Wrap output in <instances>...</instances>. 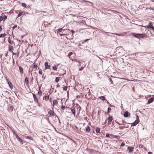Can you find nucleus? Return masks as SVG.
Listing matches in <instances>:
<instances>
[{"label": "nucleus", "instance_id": "nucleus-1", "mask_svg": "<svg viewBox=\"0 0 154 154\" xmlns=\"http://www.w3.org/2000/svg\"><path fill=\"white\" fill-rule=\"evenodd\" d=\"M132 35L135 38H144L145 35L143 34L136 33H132Z\"/></svg>", "mask_w": 154, "mask_h": 154}, {"label": "nucleus", "instance_id": "nucleus-2", "mask_svg": "<svg viewBox=\"0 0 154 154\" xmlns=\"http://www.w3.org/2000/svg\"><path fill=\"white\" fill-rule=\"evenodd\" d=\"M146 27L151 28L154 32V26L151 24V23H149L148 25L146 26Z\"/></svg>", "mask_w": 154, "mask_h": 154}, {"label": "nucleus", "instance_id": "nucleus-3", "mask_svg": "<svg viewBox=\"0 0 154 154\" xmlns=\"http://www.w3.org/2000/svg\"><path fill=\"white\" fill-rule=\"evenodd\" d=\"M7 81L11 89H12L13 88V86L12 83L10 82L8 79H7Z\"/></svg>", "mask_w": 154, "mask_h": 154}, {"label": "nucleus", "instance_id": "nucleus-4", "mask_svg": "<svg viewBox=\"0 0 154 154\" xmlns=\"http://www.w3.org/2000/svg\"><path fill=\"white\" fill-rule=\"evenodd\" d=\"M45 69H51L50 68L51 66L48 65V63L47 62H46L45 63Z\"/></svg>", "mask_w": 154, "mask_h": 154}, {"label": "nucleus", "instance_id": "nucleus-5", "mask_svg": "<svg viewBox=\"0 0 154 154\" xmlns=\"http://www.w3.org/2000/svg\"><path fill=\"white\" fill-rule=\"evenodd\" d=\"M16 137L18 141L20 142V143L21 144L22 142V140L18 136V135L17 134H15Z\"/></svg>", "mask_w": 154, "mask_h": 154}, {"label": "nucleus", "instance_id": "nucleus-6", "mask_svg": "<svg viewBox=\"0 0 154 154\" xmlns=\"http://www.w3.org/2000/svg\"><path fill=\"white\" fill-rule=\"evenodd\" d=\"M113 119V118L112 116H109L107 119V121L108 122V123L109 124H110L111 122L112 121Z\"/></svg>", "mask_w": 154, "mask_h": 154}, {"label": "nucleus", "instance_id": "nucleus-7", "mask_svg": "<svg viewBox=\"0 0 154 154\" xmlns=\"http://www.w3.org/2000/svg\"><path fill=\"white\" fill-rule=\"evenodd\" d=\"M130 114L128 112L126 111L125 112L124 116L125 117L127 118L130 116Z\"/></svg>", "mask_w": 154, "mask_h": 154}, {"label": "nucleus", "instance_id": "nucleus-8", "mask_svg": "<svg viewBox=\"0 0 154 154\" xmlns=\"http://www.w3.org/2000/svg\"><path fill=\"white\" fill-rule=\"evenodd\" d=\"M154 100V96L150 98L148 101V103H152Z\"/></svg>", "mask_w": 154, "mask_h": 154}, {"label": "nucleus", "instance_id": "nucleus-9", "mask_svg": "<svg viewBox=\"0 0 154 154\" xmlns=\"http://www.w3.org/2000/svg\"><path fill=\"white\" fill-rule=\"evenodd\" d=\"M139 120H136L132 124V126H135L139 122Z\"/></svg>", "mask_w": 154, "mask_h": 154}, {"label": "nucleus", "instance_id": "nucleus-10", "mask_svg": "<svg viewBox=\"0 0 154 154\" xmlns=\"http://www.w3.org/2000/svg\"><path fill=\"white\" fill-rule=\"evenodd\" d=\"M32 94L35 101L37 103L38 101V99L36 95H35V94Z\"/></svg>", "mask_w": 154, "mask_h": 154}, {"label": "nucleus", "instance_id": "nucleus-11", "mask_svg": "<svg viewBox=\"0 0 154 154\" xmlns=\"http://www.w3.org/2000/svg\"><path fill=\"white\" fill-rule=\"evenodd\" d=\"M129 152H131L133 151L134 148L131 146H129L128 148Z\"/></svg>", "mask_w": 154, "mask_h": 154}, {"label": "nucleus", "instance_id": "nucleus-12", "mask_svg": "<svg viewBox=\"0 0 154 154\" xmlns=\"http://www.w3.org/2000/svg\"><path fill=\"white\" fill-rule=\"evenodd\" d=\"M48 113L50 114V115L51 116H53L54 115V111L52 110H50V111L48 112Z\"/></svg>", "mask_w": 154, "mask_h": 154}, {"label": "nucleus", "instance_id": "nucleus-13", "mask_svg": "<svg viewBox=\"0 0 154 154\" xmlns=\"http://www.w3.org/2000/svg\"><path fill=\"white\" fill-rule=\"evenodd\" d=\"M25 82L26 83V84L27 86H28L29 85V80L27 78H26L25 80Z\"/></svg>", "mask_w": 154, "mask_h": 154}, {"label": "nucleus", "instance_id": "nucleus-14", "mask_svg": "<svg viewBox=\"0 0 154 154\" xmlns=\"http://www.w3.org/2000/svg\"><path fill=\"white\" fill-rule=\"evenodd\" d=\"M14 107L12 106H10L8 107V110L9 111L11 112L13 109Z\"/></svg>", "mask_w": 154, "mask_h": 154}, {"label": "nucleus", "instance_id": "nucleus-15", "mask_svg": "<svg viewBox=\"0 0 154 154\" xmlns=\"http://www.w3.org/2000/svg\"><path fill=\"white\" fill-rule=\"evenodd\" d=\"M19 70H20V73L23 74V68H22L20 66H19Z\"/></svg>", "mask_w": 154, "mask_h": 154}, {"label": "nucleus", "instance_id": "nucleus-16", "mask_svg": "<svg viewBox=\"0 0 154 154\" xmlns=\"http://www.w3.org/2000/svg\"><path fill=\"white\" fill-rule=\"evenodd\" d=\"M44 97L45 98V99L46 100H48L49 99V95H45Z\"/></svg>", "mask_w": 154, "mask_h": 154}, {"label": "nucleus", "instance_id": "nucleus-17", "mask_svg": "<svg viewBox=\"0 0 154 154\" xmlns=\"http://www.w3.org/2000/svg\"><path fill=\"white\" fill-rule=\"evenodd\" d=\"M9 48L8 49V50L9 51H11L12 53L13 52V48L12 46H10L9 47Z\"/></svg>", "mask_w": 154, "mask_h": 154}, {"label": "nucleus", "instance_id": "nucleus-18", "mask_svg": "<svg viewBox=\"0 0 154 154\" xmlns=\"http://www.w3.org/2000/svg\"><path fill=\"white\" fill-rule=\"evenodd\" d=\"M58 104V102L57 100H54L53 101V105H57Z\"/></svg>", "mask_w": 154, "mask_h": 154}, {"label": "nucleus", "instance_id": "nucleus-19", "mask_svg": "<svg viewBox=\"0 0 154 154\" xmlns=\"http://www.w3.org/2000/svg\"><path fill=\"white\" fill-rule=\"evenodd\" d=\"M71 112L74 115V116H75V108L72 109H71Z\"/></svg>", "mask_w": 154, "mask_h": 154}, {"label": "nucleus", "instance_id": "nucleus-20", "mask_svg": "<svg viewBox=\"0 0 154 154\" xmlns=\"http://www.w3.org/2000/svg\"><path fill=\"white\" fill-rule=\"evenodd\" d=\"M25 137H26V138L28 139L31 140H33V138L29 136H27Z\"/></svg>", "mask_w": 154, "mask_h": 154}, {"label": "nucleus", "instance_id": "nucleus-21", "mask_svg": "<svg viewBox=\"0 0 154 154\" xmlns=\"http://www.w3.org/2000/svg\"><path fill=\"white\" fill-rule=\"evenodd\" d=\"M86 131L87 132H89L90 131V127L88 126L86 128Z\"/></svg>", "mask_w": 154, "mask_h": 154}, {"label": "nucleus", "instance_id": "nucleus-22", "mask_svg": "<svg viewBox=\"0 0 154 154\" xmlns=\"http://www.w3.org/2000/svg\"><path fill=\"white\" fill-rule=\"evenodd\" d=\"M99 98L103 100H105V97L104 96H100L99 97Z\"/></svg>", "mask_w": 154, "mask_h": 154}, {"label": "nucleus", "instance_id": "nucleus-23", "mask_svg": "<svg viewBox=\"0 0 154 154\" xmlns=\"http://www.w3.org/2000/svg\"><path fill=\"white\" fill-rule=\"evenodd\" d=\"M63 30V29L62 28H61L59 29H58L57 30V33H59V32H61Z\"/></svg>", "mask_w": 154, "mask_h": 154}, {"label": "nucleus", "instance_id": "nucleus-24", "mask_svg": "<svg viewBox=\"0 0 154 154\" xmlns=\"http://www.w3.org/2000/svg\"><path fill=\"white\" fill-rule=\"evenodd\" d=\"M100 128H97L96 129V131L97 133H99L100 132Z\"/></svg>", "mask_w": 154, "mask_h": 154}, {"label": "nucleus", "instance_id": "nucleus-25", "mask_svg": "<svg viewBox=\"0 0 154 154\" xmlns=\"http://www.w3.org/2000/svg\"><path fill=\"white\" fill-rule=\"evenodd\" d=\"M55 81L56 82H58L59 81V77H56L55 78Z\"/></svg>", "mask_w": 154, "mask_h": 154}, {"label": "nucleus", "instance_id": "nucleus-26", "mask_svg": "<svg viewBox=\"0 0 154 154\" xmlns=\"http://www.w3.org/2000/svg\"><path fill=\"white\" fill-rule=\"evenodd\" d=\"M38 94L40 95L41 96L42 94V91L40 90V89L39 90V91L38 92Z\"/></svg>", "mask_w": 154, "mask_h": 154}, {"label": "nucleus", "instance_id": "nucleus-27", "mask_svg": "<svg viewBox=\"0 0 154 154\" xmlns=\"http://www.w3.org/2000/svg\"><path fill=\"white\" fill-rule=\"evenodd\" d=\"M73 54V53L72 52H70L68 55V57L70 58V57Z\"/></svg>", "mask_w": 154, "mask_h": 154}, {"label": "nucleus", "instance_id": "nucleus-28", "mask_svg": "<svg viewBox=\"0 0 154 154\" xmlns=\"http://www.w3.org/2000/svg\"><path fill=\"white\" fill-rule=\"evenodd\" d=\"M7 16L6 15H4L3 16V20H4V21L5 20H6L7 19Z\"/></svg>", "mask_w": 154, "mask_h": 154}, {"label": "nucleus", "instance_id": "nucleus-29", "mask_svg": "<svg viewBox=\"0 0 154 154\" xmlns=\"http://www.w3.org/2000/svg\"><path fill=\"white\" fill-rule=\"evenodd\" d=\"M22 6L23 7H26V4L25 3H22L21 4Z\"/></svg>", "mask_w": 154, "mask_h": 154}, {"label": "nucleus", "instance_id": "nucleus-30", "mask_svg": "<svg viewBox=\"0 0 154 154\" xmlns=\"http://www.w3.org/2000/svg\"><path fill=\"white\" fill-rule=\"evenodd\" d=\"M53 69L54 70H56L57 69V67L56 66H54L53 67Z\"/></svg>", "mask_w": 154, "mask_h": 154}, {"label": "nucleus", "instance_id": "nucleus-31", "mask_svg": "<svg viewBox=\"0 0 154 154\" xmlns=\"http://www.w3.org/2000/svg\"><path fill=\"white\" fill-rule=\"evenodd\" d=\"M39 73L40 74H42V70L41 69H40L39 71Z\"/></svg>", "mask_w": 154, "mask_h": 154}, {"label": "nucleus", "instance_id": "nucleus-32", "mask_svg": "<svg viewBox=\"0 0 154 154\" xmlns=\"http://www.w3.org/2000/svg\"><path fill=\"white\" fill-rule=\"evenodd\" d=\"M34 65V66H33V67L34 68H36V69H37V66L36 64H35V63H33Z\"/></svg>", "mask_w": 154, "mask_h": 154}, {"label": "nucleus", "instance_id": "nucleus-33", "mask_svg": "<svg viewBox=\"0 0 154 154\" xmlns=\"http://www.w3.org/2000/svg\"><path fill=\"white\" fill-rule=\"evenodd\" d=\"M63 90H64L65 91H66L67 90V87L65 86V87H63Z\"/></svg>", "mask_w": 154, "mask_h": 154}, {"label": "nucleus", "instance_id": "nucleus-34", "mask_svg": "<svg viewBox=\"0 0 154 154\" xmlns=\"http://www.w3.org/2000/svg\"><path fill=\"white\" fill-rule=\"evenodd\" d=\"M111 110V109L110 108L108 107V111H107L108 113Z\"/></svg>", "mask_w": 154, "mask_h": 154}, {"label": "nucleus", "instance_id": "nucleus-35", "mask_svg": "<svg viewBox=\"0 0 154 154\" xmlns=\"http://www.w3.org/2000/svg\"><path fill=\"white\" fill-rule=\"evenodd\" d=\"M5 35L4 34H2L0 35V38L4 37Z\"/></svg>", "mask_w": 154, "mask_h": 154}, {"label": "nucleus", "instance_id": "nucleus-36", "mask_svg": "<svg viewBox=\"0 0 154 154\" xmlns=\"http://www.w3.org/2000/svg\"><path fill=\"white\" fill-rule=\"evenodd\" d=\"M65 108V106H61V109L62 110H64Z\"/></svg>", "mask_w": 154, "mask_h": 154}, {"label": "nucleus", "instance_id": "nucleus-37", "mask_svg": "<svg viewBox=\"0 0 154 154\" xmlns=\"http://www.w3.org/2000/svg\"><path fill=\"white\" fill-rule=\"evenodd\" d=\"M125 143L122 142V143L121 144V146L122 147H123L125 146Z\"/></svg>", "mask_w": 154, "mask_h": 154}, {"label": "nucleus", "instance_id": "nucleus-38", "mask_svg": "<svg viewBox=\"0 0 154 154\" xmlns=\"http://www.w3.org/2000/svg\"><path fill=\"white\" fill-rule=\"evenodd\" d=\"M22 15L21 13V12H20L17 15V17H20Z\"/></svg>", "mask_w": 154, "mask_h": 154}, {"label": "nucleus", "instance_id": "nucleus-39", "mask_svg": "<svg viewBox=\"0 0 154 154\" xmlns=\"http://www.w3.org/2000/svg\"><path fill=\"white\" fill-rule=\"evenodd\" d=\"M26 143V141H25L22 140V142L21 144H23Z\"/></svg>", "mask_w": 154, "mask_h": 154}, {"label": "nucleus", "instance_id": "nucleus-40", "mask_svg": "<svg viewBox=\"0 0 154 154\" xmlns=\"http://www.w3.org/2000/svg\"><path fill=\"white\" fill-rule=\"evenodd\" d=\"M3 17L2 16H1L0 17V22L2 21L3 20Z\"/></svg>", "mask_w": 154, "mask_h": 154}, {"label": "nucleus", "instance_id": "nucleus-41", "mask_svg": "<svg viewBox=\"0 0 154 154\" xmlns=\"http://www.w3.org/2000/svg\"><path fill=\"white\" fill-rule=\"evenodd\" d=\"M21 14H22V15H25V13H26V12H25V11H23L21 12Z\"/></svg>", "mask_w": 154, "mask_h": 154}, {"label": "nucleus", "instance_id": "nucleus-42", "mask_svg": "<svg viewBox=\"0 0 154 154\" xmlns=\"http://www.w3.org/2000/svg\"><path fill=\"white\" fill-rule=\"evenodd\" d=\"M115 34L118 36L122 35V33H116Z\"/></svg>", "mask_w": 154, "mask_h": 154}, {"label": "nucleus", "instance_id": "nucleus-43", "mask_svg": "<svg viewBox=\"0 0 154 154\" xmlns=\"http://www.w3.org/2000/svg\"><path fill=\"white\" fill-rule=\"evenodd\" d=\"M10 37H9V39H8V42L10 43V44H11V42H12V41L11 40H10Z\"/></svg>", "mask_w": 154, "mask_h": 154}, {"label": "nucleus", "instance_id": "nucleus-44", "mask_svg": "<svg viewBox=\"0 0 154 154\" xmlns=\"http://www.w3.org/2000/svg\"><path fill=\"white\" fill-rule=\"evenodd\" d=\"M44 25L45 26H47V24H48V23L46 21H44Z\"/></svg>", "mask_w": 154, "mask_h": 154}, {"label": "nucleus", "instance_id": "nucleus-45", "mask_svg": "<svg viewBox=\"0 0 154 154\" xmlns=\"http://www.w3.org/2000/svg\"><path fill=\"white\" fill-rule=\"evenodd\" d=\"M124 127V126H120L119 127V128L120 129H122Z\"/></svg>", "mask_w": 154, "mask_h": 154}, {"label": "nucleus", "instance_id": "nucleus-46", "mask_svg": "<svg viewBox=\"0 0 154 154\" xmlns=\"http://www.w3.org/2000/svg\"><path fill=\"white\" fill-rule=\"evenodd\" d=\"M109 136H110V134H108V133H107L106 134V137H109Z\"/></svg>", "mask_w": 154, "mask_h": 154}, {"label": "nucleus", "instance_id": "nucleus-47", "mask_svg": "<svg viewBox=\"0 0 154 154\" xmlns=\"http://www.w3.org/2000/svg\"><path fill=\"white\" fill-rule=\"evenodd\" d=\"M149 9H150V10L154 11V8L150 7V8H149Z\"/></svg>", "mask_w": 154, "mask_h": 154}, {"label": "nucleus", "instance_id": "nucleus-48", "mask_svg": "<svg viewBox=\"0 0 154 154\" xmlns=\"http://www.w3.org/2000/svg\"><path fill=\"white\" fill-rule=\"evenodd\" d=\"M8 51H7L6 53L5 54V56L7 57L8 55Z\"/></svg>", "mask_w": 154, "mask_h": 154}, {"label": "nucleus", "instance_id": "nucleus-49", "mask_svg": "<svg viewBox=\"0 0 154 154\" xmlns=\"http://www.w3.org/2000/svg\"><path fill=\"white\" fill-rule=\"evenodd\" d=\"M84 68V67H83V66L82 67L80 68L79 69V70L80 71L82 70Z\"/></svg>", "mask_w": 154, "mask_h": 154}, {"label": "nucleus", "instance_id": "nucleus-50", "mask_svg": "<svg viewBox=\"0 0 154 154\" xmlns=\"http://www.w3.org/2000/svg\"><path fill=\"white\" fill-rule=\"evenodd\" d=\"M17 27V25H16L15 26H14L13 27V29H14L15 28H16Z\"/></svg>", "mask_w": 154, "mask_h": 154}, {"label": "nucleus", "instance_id": "nucleus-51", "mask_svg": "<svg viewBox=\"0 0 154 154\" xmlns=\"http://www.w3.org/2000/svg\"><path fill=\"white\" fill-rule=\"evenodd\" d=\"M60 36H63V35H65V34H63V33H60Z\"/></svg>", "mask_w": 154, "mask_h": 154}, {"label": "nucleus", "instance_id": "nucleus-52", "mask_svg": "<svg viewBox=\"0 0 154 154\" xmlns=\"http://www.w3.org/2000/svg\"><path fill=\"white\" fill-rule=\"evenodd\" d=\"M71 32H72V33H74V32H75V31L73 30H71Z\"/></svg>", "mask_w": 154, "mask_h": 154}, {"label": "nucleus", "instance_id": "nucleus-53", "mask_svg": "<svg viewBox=\"0 0 154 154\" xmlns=\"http://www.w3.org/2000/svg\"><path fill=\"white\" fill-rule=\"evenodd\" d=\"M110 81L111 82V83L112 84L113 81L111 79H110Z\"/></svg>", "mask_w": 154, "mask_h": 154}, {"label": "nucleus", "instance_id": "nucleus-54", "mask_svg": "<svg viewBox=\"0 0 154 154\" xmlns=\"http://www.w3.org/2000/svg\"><path fill=\"white\" fill-rule=\"evenodd\" d=\"M16 53L13 52V56L14 55H16Z\"/></svg>", "mask_w": 154, "mask_h": 154}, {"label": "nucleus", "instance_id": "nucleus-55", "mask_svg": "<svg viewBox=\"0 0 154 154\" xmlns=\"http://www.w3.org/2000/svg\"><path fill=\"white\" fill-rule=\"evenodd\" d=\"M12 59H13V64H14V59L13 58V56H12Z\"/></svg>", "mask_w": 154, "mask_h": 154}, {"label": "nucleus", "instance_id": "nucleus-56", "mask_svg": "<svg viewBox=\"0 0 154 154\" xmlns=\"http://www.w3.org/2000/svg\"><path fill=\"white\" fill-rule=\"evenodd\" d=\"M2 30V27L1 26H0V31H1Z\"/></svg>", "mask_w": 154, "mask_h": 154}, {"label": "nucleus", "instance_id": "nucleus-57", "mask_svg": "<svg viewBox=\"0 0 154 154\" xmlns=\"http://www.w3.org/2000/svg\"><path fill=\"white\" fill-rule=\"evenodd\" d=\"M60 87V85H59V84H58L57 86V88L58 87Z\"/></svg>", "mask_w": 154, "mask_h": 154}, {"label": "nucleus", "instance_id": "nucleus-58", "mask_svg": "<svg viewBox=\"0 0 154 154\" xmlns=\"http://www.w3.org/2000/svg\"><path fill=\"white\" fill-rule=\"evenodd\" d=\"M152 152H149L148 153V154H152Z\"/></svg>", "mask_w": 154, "mask_h": 154}, {"label": "nucleus", "instance_id": "nucleus-59", "mask_svg": "<svg viewBox=\"0 0 154 154\" xmlns=\"http://www.w3.org/2000/svg\"><path fill=\"white\" fill-rule=\"evenodd\" d=\"M109 106H110V107H112V106H113L112 105H111V104H110L109 105Z\"/></svg>", "mask_w": 154, "mask_h": 154}, {"label": "nucleus", "instance_id": "nucleus-60", "mask_svg": "<svg viewBox=\"0 0 154 154\" xmlns=\"http://www.w3.org/2000/svg\"><path fill=\"white\" fill-rule=\"evenodd\" d=\"M49 100H50V102H51V98H50V99H49Z\"/></svg>", "mask_w": 154, "mask_h": 154}, {"label": "nucleus", "instance_id": "nucleus-61", "mask_svg": "<svg viewBox=\"0 0 154 154\" xmlns=\"http://www.w3.org/2000/svg\"><path fill=\"white\" fill-rule=\"evenodd\" d=\"M96 56H97V57H98L99 59H101V58L98 55H96Z\"/></svg>", "mask_w": 154, "mask_h": 154}, {"label": "nucleus", "instance_id": "nucleus-62", "mask_svg": "<svg viewBox=\"0 0 154 154\" xmlns=\"http://www.w3.org/2000/svg\"><path fill=\"white\" fill-rule=\"evenodd\" d=\"M150 1L152 2H154V0H150Z\"/></svg>", "mask_w": 154, "mask_h": 154}, {"label": "nucleus", "instance_id": "nucleus-63", "mask_svg": "<svg viewBox=\"0 0 154 154\" xmlns=\"http://www.w3.org/2000/svg\"><path fill=\"white\" fill-rule=\"evenodd\" d=\"M88 40V39H86L85 40V42L87 41Z\"/></svg>", "mask_w": 154, "mask_h": 154}, {"label": "nucleus", "instance_id": "nucleus-64", "mask_svg": "<svg viewBox=\"0 0 154 154\" xmlns=\"http://www.w3.org/2000/svg\"><path fill=\"white\" fill-rule=\"evenodd\" d=\"M48 122L50 123V121L49 120V119H48Z\"/></svg>", "mask_w": 154, "mask_h": 154}]
</instances>
